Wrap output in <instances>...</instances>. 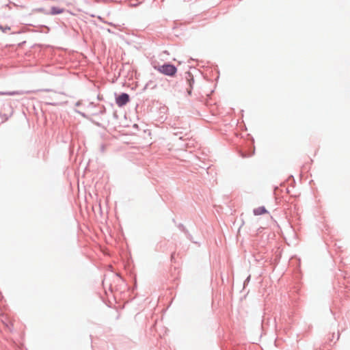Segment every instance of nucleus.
Segmentation results:
<instances>
[{"instance_id": "nucleus-1", "label": "nucleus", "mask_w": 350, "mask_h": 350, "mask_svg": "<svg viewBox=\"0 0 350 350\" xmlns=\"http://www.w3.org/2000/svg\"><path fill=\"white\" fill-rule=\"evenodd\" d=\"M157 70L166 75L173 76L176 72V68L172 64H164L157 68Z\"/></svg>"}, {"instance_id": "nucleus-4", "label": "nucleus", "mask_w": 350, "mask_h": 350, "mask_svg": "<svg viewBox=\"0 0 350 350\" xmlns=\"http://www.w3.org/2000/svg\"><path fill=\"white\" fill-rule=\"evenodd\" d=\"M64 12V10L63 9H60L59 8H56V7H53L51 8V14H61Z\"/></svg>"}, {"instance_id": "nucleus-3", "label": "nucleus", "mask_w": 350, "mask_h": 350, "mask_svg": "<svg viewBox=\"0 0 350 350\" xmlns=\"http://www.w3.org/2000/svg\"><path fill=\"white\" fill-rule=\"evenodd\" d=\"M266 213H267V211L264 206L258 207L254 210V213L255 215H260Z\"/></svg>"}, {"instance_id": "nucleus-2", "label": "nucleus", "mask_w": 350, "mask_h": 350, "mask_svg": "<svg viewBox=\"0 0 350 350\" xmlns=\"http://www.w3.org/2000/svg\"><path fill=\"white\" fill-rule=\"evenodd\" d=\"M129 101V96L127 94L123 93L116 98V104L119 107L126 105Z\"/></svg>"}]
</instances>
